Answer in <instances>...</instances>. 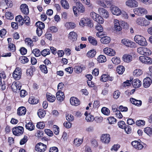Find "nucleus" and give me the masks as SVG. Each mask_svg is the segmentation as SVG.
<instances>
[{"label": "nucleus", "mask_w": 152, "mask_h": 152, "mask_svg": "<svg viewBox=\"0 0 152 152\" xmlns=\"http://www.w3.org/2000/svg\"><path fill=\"white\" fill-rule=\"evenodd\" d=\"M74 69L77 73H79L81 72L82 71V68L79 66H75Z\"/></svg>", "instance_id": "338daca9"}, {"label": "nucleus", "mask_w": 152, "mask_h": 152, "mask_svg": "<svg viewBox=\"0 0 152 152\" xmlns=\"http://www.w3.org/2000/svg\"><path fill=\"white\" fill-rule=\"evenodd\" d=\"M110 124H114L116 122V119L113 117H110L108 118Z\"/></svg>", "instance_id": "0e129e2a"}, {"label": "nucleus", "mask_w": 152, "mask_h": 152, "mask_svg": "<svg viewBox=\"0 0 152 152\" xmlns=\"http://www.w3.org/2000/svg\"><path fill=\"white\" fill-rule=\"evenodd\" d=\"M83 138H76L73 141L74 145L75 146L78 147L81 145L83 142Z\"/></svg>", "instance_id": "bb28decb"}, {"label": "nucleus", "mask_w": 152, "mask_h": 152, "mask_svg": "<svg viewBox=\"0 0 152 152\" xmlns=\"http://www.w3.org/2000/svg\"><path fill=\"white\" fill-rule=\"evenodd\" d=\"M101 140L104 143H109L110 140V134H102L101 137Z\"/></svg>", "instance_id": "4468645a"}, {"label": "nucleus", "mask_w": 152, "mask_h": 152, "mask_svg": "<svg viewBox=\"0 0 152 152\" xmlns=\"http://www.w3.org/2000/svg\"><path fill=\"white\" fill-rule=\"evenodd\" d=\"M103 51L105 54L110 56H114L115 54V51L113 49L110 48H104L103 49Z\"/></svg>", "instance_id": "a211bd4d"}, {"label": "nucleus", "mask_w": 152, "mask_h": 152, "mask_svg": "<svg viewBox=\"0 0 152 152\" xmlns=\"http://www.w3.org/2000/svg\"><path fill=\"white\" fill-rule=\"evenodd\" d=\"M125 71V68L123 66H118L117 67L116 71L119 74H122Z\"/></svg>", "instance_id": "58836bf2"}, {"label": "nucleus", "mask_w": 152, "mask_h": 152, "mask_svg": "<svg viewBox=\"0 0 152 152\" xmlns=\"http://www.w3.org/2000/svg\"><path fill=\"white\" fill-rule=\"evenodd\" d=\"M21 70L20 68H16L14 71L12 76L16 80L19 79L21 77Z\"/></svg>", "instance_id": "ddd939ff"}, {"label": "nucleus", "mask_w": 152, "mask_h": 152, "mask_svg": "<svg viewBox=\"0 0 152 152\" xmlns=\"http://www.w3.org/2000/svg\"><path fill=\"white\" fill-rule=\"evenodd\" d=\"M28 102L31 104H36L38 102V100L35 99L34 97H30L28 100Z\"/></svg>", "instance_id": "09e8293b"}, {"label": "nucleus", "mask_w": 152, "mask_h": 152, "mask_svg": "<svg viewBox=\"0 0 152 152\" xmlns=\"http://www.w3.org/2000/svg\"><path fill=\"white\" fill-rule=\"evenodd\" d=\"M123 58L124 61L128 63L132 61V57L131 55L126 54L123 56Z\"/></svg>", "instance_id": "2f4dec72"}, {"label": "nucleus", "mask_w": 152, "mask_h": 152, "mask_svg": "<svg viewBox=\"0 0 152 152\" xmlns=\"http://www.w3.org/2000/svg\"><path fill=\"white\" fill-rule=\"evenodd\" d=\"M88 39L89 42L93 45H97V42L96 39L91 36H89L88 38Z\"/></svg>", "instance_id": "f704fd0d"}, {"label": "nucleus", "mask_w": 152, "mask_h": 152, "mask_svg": "<svg viewBox=\"0 0 152 152\" xmlns=\"http://www.w3.org/2000/svg\"><path fill=\"white\" fill-rule=\"evenodd\" d=\"M139 59L143 63L148 64H151L152 63V58L148 56H140L139 58Z\"/></svg>", "instance_id": "9d476101"}, {"label": "nucleus", "mask_w": 152, "mask_h": 152, "mask_svg": "<svg viewBox=\"0 0 152 152\" xmlns=\"http://www.w3.org/2000/svg\"><path fill=\"white\" fill-rule=\"evenodd\" d=\"M22 87V84L19 81L13 82L11 86V89L14 92H19Z\"/></svg>", "instance_id": "0eeeda50"}, {"label": "nucleus", "mask_w": 152, "mask_h": 152, "mask_svg": "<svg viewBox=\"0 0 152 152\" xmlns=\"http://www.w3.org/2000/svg\"><path fill=\"white\" fill-rule=\"evenodd\" d=\"M16 21L18 23L19 25L22 26L23 24V17L21 15H18L15 18Z\"/></svg>", "instance_id": "72a5a7b5"}, {"label": "nucleus", "mask_w": 152, "mask_h": 152, "mask_svg": "<svg viewBox=\"0 0 152 152\" xmlns=\"http://www.w3.org/2000/svg\"><path fill=\"white\" fill-rule=\"evenodd\" d=\"M95 21L98 23L99 24H102L104 22V20L103 18L100 16L98 15V17L96 19H95Z\"/></svg>", "instance_id": "052dcab7"}, {"label": "nucleus", "mask_w": 152, "mask_h": 152, "mask_svg": "<svg viewBox=\"0 0 152 152\" xmlns=\"http://www.w3.org/2000/svg\"><path fill=\"white\" fill-rule=\"evenodd\" d=\"M113 80V77L110 76L108 75L104 74L102 75L101 78V80L104 82H105L108 80L112 81Z\"/></svg>", "instance_id": "5701e85b"}, {"label": "nucleus", "mask_w": 152, "mask_h": 152, "mask_svg": "<svg viewBox=\"0 0 152 152\" xmlns=\"http://www.w3.org/2000/svg\"><path fill=\"white\" fill-rule=\"evenodd\" d=\"M130 101L132 104L137 106H140L142 104L141 100H137L133 98H130Z\"/></svg>", "instance_id": "c756f323"}, {"label": "nucleus", "mask_w": 152, "mask_h": 152, "mask_svg": "<svg viewBox=\"0 0 152 152\" xmlns=\"http://www.w3.org/2000/svg\"><path fill=\"white\" fill-rule=\"evenodd\" d=\"M125 4L126 6L131 8L137 7L139 4L136 0H127L126 1Z\"/></svg>", "instance_id": "1a4fd4ad"}, {"label": "nucleus", "mask_w": 152, "mask_h": 152, "mask_svg": "<svg viewBox=\"0 0 152 152\" xmlns=\"http://www.w3.org/2000/svg\"><path fill=\"white\" fill-rule=\"evenodd\" d=\"M50 50L48 49H45L41 52V55L44 57H45L47 55L50 54Z\"/></svg>", "instance_id": "de8ad7c7"}, {"label": "nucleus", "mask_w": 152, "mask_h": 152, "mask_svg": "<svg viewBox=\"0 0 152 152\" xmlns=\"http://www.w3.org/2000/svg\"><path fill=\"white\" fill-rule=\"evenodd\" d=\"M145 122L143 120H139L136 122V124L138 126H143L145 125Z\"/></svg>", "instance_id": "680f3d73"}, {"label": "nucleus", "mask_w": 152, "mask_h": 152, "mask_svg": "<svg viewBox=\"0 0 152 152\" xmlns=\"http://www.w3.org/2000/svg\"><path fill=\"white\" fill-rule=\"evenodd\" d=\"M46 96L47 100L50 102H53L56 100L55 96L50 93H47Z\"/></svg>", "instance_id": "7c9ffc66"}, {"label": "nucleus", "mask_w": 152, "mask_h": 152, "mask_svg": "<svg viewBox=\"0 0 152 152\" xmlns=\"http://www.w3.org/2000/svg\"><path fill=\"white\" fill-rule=\"evenodd\" d=\"M97 60L99 63H103L106 61V58L105 56L100 55L98 57Z\"/></svg>", "instance_id": "ea45409f"}, {"label": "nucleus", "mask_w": 152, "mask_h": 152, "mask_svg": "<svg viewBox=\"0 0 152 152\" xmlns=\"http://www.w3.org/2000/svg\"><path fill=\"white\" fill-rule=\"evenodd\" d=\"M53 130L54 133L58 135L59 133V127L56 125H54L53 127Z\"/></svg>", "instance_id": "864d4df0"}, {"label": "nucleus", "mask_w": 152, "mask_h": 152, "mask_svg": "<svg viewBox=\"0 0 152 152\" xmlns=\"http://www.w3.org/2000/svg\"><path fill=\"white\" fill-rule=\"evenodd\" d=\"M152 80L149 77H147L143 80V86L145 88H148L152 83Z\"/></svg>", "instance_id": "6ab92c4d"}, {"label": "nucleus", "mask_w": 152, "mask_h": 152, "mask_svg": "<svg viewBox=\"0 0 152 152\" xmlns=\"http://www.w3.org/2000/svg\"><path fill=\"white\" fill-rule=\"evenodd\" d=\"M26 111V108L24 107H19L17 110V114L19 116L24 115Z\"/></svg>", "instance_id": "c85d7f7f"}, {"label": "nucleus", "mask_w": 152, "mask_h": 152, "mask_svg": "<svg viewBox=\"0 0 152 152\" xmlns=\"http://www.w3.org/2000/svg\"><path fill=\"white\" fill-rule=\"evenodd\" d=\"M113 23L114 25V28L115 30L117 31H121L122 29V28L120 26L118 20L117 19H115L114 20Z\"/></svg>", "instance_id": "cd10ccee"}, {"label": "nucleus", "mask_w": 152, "mask_h": 152, "mask_svg": "<svg viewBox=\"0 0 152 152\" xmlns=\"http://www.w3.org/2000/svg\"><path fill=\"white\" fill-rule=\"evenodd\" d=\"M45 110L43 109H40L38 110L37 114L40 118H44L46 115Z\"/></svg>", "instance_id": "e433bc0d"}, {"label": "nucleus", "mask_w": 152, "mask_h": 152, "mask_svg": "<svg viewBox=\"0 0 152 152\" xmlns=\"http://www.w3.org/2000/svg\"><path fill=\"white\" fill-rule=\"evenodd\" d=\"M61 3L62 6L64 9H68L69 8V5L68 1L66 0H61Z\"/></svg>", "instance_id": "4c0bfd02"}, {"label": "nucleus", "mask_w": 152, "mask_h": 152, "mask_svg": "<svg viewBox=\"0 0 152 152\" xmlns=\"http://www.w3.org/2000/svg\"><path fill=\"white\" fill-rule=\"evenodd\" d=\"M8 48L9 50L12 52H14L16 50L15 46V45L12 43H9Z\"/></svg>", "instance_id": "6e6d98bb"}, {"label": "nucleus", "mask_w": 152, "mask_h": 152, "mask_svg": "<svg viewBox=\"0 0 152 152\" xmlns=\"http://www.w3.org/2000/svg\"><path fill=\"white\" fill-rule=\"evenodd\" d=\"M144 131L147 134L150 136L152 134V127H147L145 128Z\"/></svg>", "instance_id": "79ce46f5"}, {"label": "nucleus", "mask_w": 152, "mask_h": 152, "mask_svg": "<svg viewBox=\"0 0 152 152\" xmlns=\"http://www.w3.org/2000/svg\"><path fill=\"white\" fill-rule=\"evenodd\" d=\"M23 22L24 21V23L27 25H28L30 24V18L27 15H25L24 16V18H23Z\"/></svg>", "instance_id": "4d7b16f0"}, {"label": "nucleus", "mask_w": 152, "mask_h": 152, "mask_svg": "<svg viewBox=\"0 0 152 152\" xmlns=\"http://www.w3.org/2000/svg\"><path fill=\"white\" fill-rule=\"evenodd\" d=\"M137 51L139 53L142 55H149L151 53L150 49L145 47H139L137 49Z\"/></svg>", "instance_id": "39448f33"}, {"label": "nucleus", "mask_w": 152, "mask_h": 152, "mask_svg": "<svg viewBox=\"0 0 152 152\" xmlns=\"http://www.w3.org/2000/svg\"><path fill=\"white\" fill-rule=\"evenodd\" d=\"M70 102L71 105L75 106H77L80 104L79 100L75 97H71L70 99Z\"/></svg>", "instance_id": "4be33fe9"}, {"label": "nucleus", "mask_w": 152, "mask_h": 152, "mask_svg": "<svg viewBox=\"0 0 152 152\" xmlns=\"http://www.w3.org/2000/svg\"><path fill=\"white\" fill-rule=\"evenodd\" d=\"M134 39L135 41L141 46H145L148 45L145 39L142 36L139 35H136Z\"/></svg>", "instance_id": "f03ea898"}, {"label": "nucleus", "mask_w": 152, "mask_h": 152, "mask_svg": "<svg viewBox=\"0 0 152 152\" xmlns=\"http://www.w3.org/2000/svg\"><path fill=\"white\" fill-rule=\"evenodd\" d=\"M73 10L74 14L76 16L79 15L78 12L83 13L85 11V8L83 5L80 2H77L76 6L73 7Z\"/></svg>", "instance_id": "f257e3e1"}, {"label": "nucleus", "mask_w": 152, "mask_h": 152, "mask_svg": "<svg viewBox=\"0 0 152 152\" xmlns=\"http://www.w3.org/2000/svg\"><path fill=\"white\" fill-rule=\"evenodd\" d=\"M39 68L42 72L44 73H48V70L46 65H41L39 66Z\"/></svg>", "instance_id": "603ef678"}, {"label": "nucleus", "mask_w": 152, "mask_h": 152, "mask_svg": "<svg viewBox=\"0 0 152 152\" xmlns=\"http://www.w3.org/2000/svg\"><path fill=\"white\" fill-rule=\"evenodd\" d=\"M20 9L21 12L25 15H28L29 12L28 6L26 4H23L20 6Z\"/></svg>", "instance_id": "393cba45"}, {"label": "nucleus", "mask_w": 152, "mask_h": 152, "mask_svg": "<svg viewBox=\"0 0 152 152\" xmlns=\"http://www.w3.org/2000/svg\"><path fill=\"white\" fill-rule=\"evenodd\" d=\"M96 53V51L94 50H92L88 52L87 55L89 57L92 58L95 56Z\"/></svg>", "instance_id": "37998d69"}, {"label": "nucleus", "mask_w": 152, "mask_h": 152, "mask_svg": "<svg viewBox=\"0 0 152 152\" xmlns=\"http://www.w3.org/2000/svg\"><path fill=\"white\" fill-rule=\"evenodd\" d=\"M56 97L58 100L61 102L64 100L65 98L64 93L59 90L56 94Z\"/></svg>", "instance_id": "412c9836"}, {"label": "nucleus", "mask_w": 152, "mask_h": 152, "mask_svg": "<svg viewBox=\"0 0 152 152\" xmlns=\"http://www.w3.org/2000/svg\"><path fill=\"white\" fill-rule=\"evenodd\" d=\"M65 27L67 30L74 29L76 26V24L72 22H67L65 24Z\"/></svg>", "instance_id": "b1692460"}, {"label": "nucleus", "mask_w": 152, "mask_h": 152, "mask_svg": "<svg viewBox=\"0 0 152 152\" xmlns=\"http://www.w3.org/2000/svg\"><path fill=\"white\" fill-rule=\"evenodd\" d=\"M94 116L90 113L86 115V119L87 122H90L93 121L94 120Z\"/></svg>", "instance_id": "c03bdc74"}, {"label": "nucleus", "mask_w": 152, "mask_h": 152, "mask_svg": "<svg viewBox=\"0 0 152 152\" xmlns=\"http://www.w3.org/2000/svg\"><path fill=\"white\" fill-rule=\"evenodd\" d=\"M12 131L14 135L16 136H19L23 134L24 128L21 126L15 127L12 128Z\"/></svg>", "instance_id": "423d86ee"}, {"label": "nucleus", "mask_w": 152, "mask_h": 152, "mask_svg": "<svg viewBox=\"0 0 152 152\" xmlns=\"http://www.w3.org/2000/svg\"><path fill=\"white\" fill-rule=\"evenodd\" d=\"M121 42L123 44L127 47H134L136 45V44L134 42L126 38L122 39Z\"/></svg>", "instance_id": "6e6552de"}, {"label": "nucleus", "mask_w": 152, "mask_h": 152, "mask_svg": "<svg viewBox=\"0 0 152 152\" xmlns=\"http://www.w3.org/2000/svg\"><path fill=\"white\" fill-rule=\"evenodd\" d=\"M77 34L74 31L70 32L68 34V38L72 42L76 41L77 40Z\"/></svg>", "instance_id": "aec40b11"}, {"label": "nucleus", "mask_w": 152, "mask_h": 152, "mask_svg": "<svg viewBox=\"0 0 152 152\" xmlns=\"http://www.w3.org/2000/svg\"><path fill=\"white\" fill-rule=\"evenodd\" d=\"M118 125L120 128L124 129L126 126V124L124 121H121L118 122Z\"/></svg>", "instance_id": "e2e57ef3"}, {"label": "nucleus", "mask_w": 152, "mask_h": 152, "mask_svg": "<svg viewBox=\"0 0 152 152\" xmlns=\"http://www.w3.org/2000/svg\"><path fill=\"white\" fill-rule=\"evenodd\" d=\"M101 111L103 114L106 115H109L110 113L109 110L105 107H102L101 109Z\"/></svg>", "instance_id": "a18cd8bd"}, {"label": "nucleus", "mask_w": 152, "mask_h": 152, "mask_svg": "<svg viewBox=\"0 0 152 152\" xmlns=\"http://www.w3.org/2000/svg\"><path fill=\"white\" fill-rule=\"evenodd\" d=\"M35 70L34 68L31 67L27 70L26 74L27 76L31 77L33 75V73Z\"/></svg>", "instance_id": "49530a36"}, {"label": "nucleus", "mask_w": 152, "mask_h": 152, "mask_svg": "<svg viewBox=\"0 0 152 152\" xmlns=\"http://www.w3.org/2000/svg\"><path fill=\"white\" fill-rule=\"evenodd\" d=\"M25 43L26 44L30 46H33V41L30 38H26L25 39Z\"/></svg>", "instance_id": "5fc2aeb1"}, {"label": "nucleus", "mask_w": 152, "mask_h": 152, "mask_svg": "<svg viewBox=\"0 0 152 152\" xmlns=\"http://www.w3.org/2000/svg\"><path fill=\"white\" fill-rule=\"evenodd\" d=\"M99 13L104 18H107L109 17V13L108 11L105 9L100 7L98 9Z\"/></svg>", "instance_id": "2eb2a0df"}, {"label": "nucleus", "mask_w": 152, "mask_h": 152, "mask_svg": "<svg viewBox=\"0 0 152 152\" xmlns=\"http://www.w3.org/2000/svg\"><path fill=\"white\" fill-rule=\"evenodd\" d=\"M110 38L109 37L105 36L101 38L100 41L102 43L106 44L110 42Z\"/></svg>", "instance_id": "473e14b6"}, {"label": "nucleus", "mask_w": 152, "mask_h": 152, "mask_svg": "<svg viewBox=\"0 0 152 152\" xmlns=\"http://www.w3.org/2000/svg\"><path fill=\"white\" fill-rule=\"evenodd\" d=\"M110 9L112 13L114 15L118 16L121 14V11L120 9L116 6H111Z\"/></svg>", "instance_id": "dca6fc26"}, {"label": "nucleus", "mask_w": 152, "mask_h": 152, "mask_svg": "<svg viewBox=\"0 0 152 152\" xmlns=\"http://www.w3.org/2000/svg\"><path fill=\"white\" fill-rule=\"evenodd\" d=\"M66 119L69 121H72L74 120V117L73 115L71 114H68L66 116Z\"/></svg>", "instance_id": "69168bd1"}, {"label": "nucleus", "mask_w": 152, "mask_h": 152, "mask_svg": "<svg viewBox=\"0 0 152 152\" xmlns=\"http://www.w3.org/2000/svg\"><path fill=\"white\" fill-rule=\"evenodd\" d=\"M134 14L139 16H141L147 13V11L145 8L139 7L134 10Z\"/></svg>", "instance_id": "9b49d317"}, {"label": "nucleus", "mask_w": 152, "mask_h": 152, "mask_svg": "<svg viewBox=\"0 0 152 152\" xmlns=\"http://www.w3.org/2000/svg\"><path fill=\"white\" fill-rule=\"evenodd\" d=\"M32 52L34 54V55L36 57H39L40 56L41 54V52L40 50L37 49H34L32 51Z\"/></svg>", "instance_id": "8fccbe9b"}, {"label": "nucleus", "mask_w": 152, "mask_h": 152, "mask_svg": "<svg viewBox=\"0 0 152 152\" xmlns=\"http://www.w3.org/2000/svg\"><path fill=\"white\" fill-rule=\"evenodd\" d=\"M132 85L135 88H139L141 85V82L138 79H134L132 80Z\"/></svg>", "instance_id": "a878e982"}, {"label": "nucleus", "mask_w": 152, "mask_h": 152, "mask_svg": "<svg viewBox=\"0 0 152 152\" xmlns=\"http://www.w3.org/2000/svg\"><path fill=\"white\" fill-rule=\"evenodd\" d=\"M36 25L37 27L36 33L39 37H40L42 33V30L45 28V24L42 22L38 21L36 23Z\"/></svg>", "instance_id": "20e7f679"}, {"label": "nucleus", "mask_w": 152, "mask_h": 152, "mask_svg": "<svg viewBox=\"0 0 152 152\" xmlns=\"http://www.w3.org/2000/svg\"><path fill=\"white\" fill-rule=\"evenodd\" d=\"M20 62L23 64H25L28 62L29 60L26 56H22L20 58Z\"/></svg>", "instance_id": "13d9d810"}, {"label": "nucleus", "mask_w": 152, "mask_h": 152, "mask_svg": "<svg viewBox=\"0 0 152 152\" xmlns=\"http://www.w3.org/2000/svg\"><path fill=\"white\" fill-rule=\"evenodd\" d=\"M46 148V145L41 142L37 144L35 147V150L38 152H44Z\"/></svg>", "instance_id": "f8f14e48"}, {"label": "nucleus", "mask_w": 152, "mask_h": 152, "mask_svg": "<svg viewBox=\"0 0 152 152\" xmlns=\"http://www.w3.org/2000/svg\"><path fill=\"white\" fill-rule=\"evenodd\" d=\"M80 25L82 27L86 26L90 27L93 26L89 19L87 18H82L81 19L79 23Z\"/></svg>", "instance_id": "7ed1b4c3"}, {"label": "nucleus", "mask_w": 152, "mask_h": 152, "mask_svg": "<svg viewBox=\"0 0 152 152\" xmlns=\"http://www.w3.org/2000/svg\"><path fill=\"white\" fill-rule=\"evenodd\" d=\"M131 144L135 148L138 150H141L143 147V143L142 142H140L137 141H134L132 142Z\"/></svg>", "instance_id": "f3484780"}, {"label": "nucleus", "mask_w": 152, "mask_h": 152, "mask_svg": "<svg viewBox=\"0 0 152 152\" xmlns=\"http://www.w3.org/2000/svg\"><path fill=\"white\" fill-rule=\"evenodd\" d=\"M143 73V71L140 69H136L134 71L133 75L134 76L137 77L141 75Z\"/></svg>", "instance_id": "a19ab883"}, {"label": "nucleus", "mask_w": 152, "mask_h": 152, "mask_svg": "<svg viewBox=\"0 0 152 152\" xmlns=\"http://www.w3.org/2000/svg\"><path fill=\"white\" fill-rule=\"evenodd\" d=\"M26 128L29 131H31L34 129V126L33 124L29 122L25 126Z\"/></svg>", "instance_id": "c9c22d12"}, {"label": "nucleus", "mask_w": 152, "mask_h": 152, "mask_svg": "<svg viewBox=\"0 0 152 152\" xmlns=\"http://www.w3.org/2000/svg\"><path fill=\"white\" fill-rule=\"evenodd\" d=\"M136 22L139 25L144 26L145 25L144 23L146 22V21L143 20L140 18H138L137 19Z\"/></svg>", "instance_id": "bf43d9fd"}, {"label": "nucleus", "mask_w": 152, "mask_h": 152, "mask_svg": "<svg viewBox=\"0 0 152 152\" xmlns=\"http://www.w3.org/2000/svg\"><path fill=\"white\" fill-rule=\"evenodd\" d=\"M111 60L114 64L116 65L119 64L121 62L120 58H119L115 57H113L112 59Z\"/></svg>", "instance_id": "3c124183"}, {"label": "nucleus", "mask_w": 152, "mask_h": 152, "mask_svg": "<svg viewBox=\"0 0 152 152\" xmlns=\"http://www.w3.org/2000/svg\"><path fill=\"white\" fill-rule=\"evenodd\" d=\"M124 129L127 134H129L131 132L132 129L131 127L129 126H126Z\"/></svg>", "instance_id": "774afa93"}]
</instances>
